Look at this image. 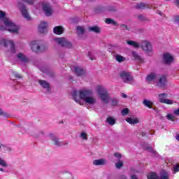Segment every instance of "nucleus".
I'll list each match as a JSON object with an SVG mask.
<instances>
[{
  "instance_id": "1",
  "label": "nucleus",
  "mask_w": 179,
  "mask_h": 179,
  "mask_svg": "<svg viewBox=\"0 0 179 179\" xmlns=\"http://www.w3.org/2000/svg\"><path fill=\"white\" fill-rule=\"evenodd\" d=\"M72 96L74 101L78 103V104H80V106H83L85 102L90 106H94V104L97 103V100L93 96L92 90L83 89L79 91H73Z\"/></svg>"
},
{
  "instance_id": "2",
  "label": "nucleus",
  "mask_w": 179,
  "mask_h": 179,
  "mask_svg": "<svg viewBox=\"0 0 179 179\" xmlns=\"http://www.w3.org/2000/svg\"><path fill=\"white\" fill-rule=\"evenodd\" d=\"M0 20H2L6 26L0 27V30H8L10 33H17L19 31V27L15 24L10 19L6 17V13L3 11H0Z\"/></svg>"
},
{
  "instance_id": "3",
  "label": "nucleus",
  "mask_w": 179,
  "mask_h": 179,
  "mask_svg": "<svg viewBox=\"0 0 179 179\" xmlns=\"http://www.w3.org/2000/svg\"><path fill=\"white\" fill-rule=\"evenodd\" d=\"M96 92L104 104H108V103H110V95L106 88L101 85H98L96 87Z\"/></svg>"
},
{
  "instance_id": "4",
  "label": "nucleus",
  "mask_w": 179,
  "mask_h": 179,
  "mask_svg": "<svg viewBox=\"0 0 179 179\" xmlns=\"http://www.w3.org/2000/svg\"><path fill=\"white\" fill-rule=\"evenodd\" d=\"M140 47L144 51L148 54L149 56H152V52L153 51V47L152 46V43L149 41H142L140 43Z\"/></svg>"
},
{
  "instance_id": "5",
  "label": "nucleus",
  "mask_w": 179,
  "mask_h": 179,
  "mask_svg": "<svg viewBox=\"0 0 179 179\" xmlns=\"http://www.w3.org/2000/svg\"><path fill=\"white\" fill-rule=\"evenodd\" d=\"M3 44L4 47L10 48L8 52L10 54H16V48H15V43L12 41H8L4 39H0V45Z\"/></svg>"
},
{
  "instance_id": "6",
  "label": "nucleus",
  "mask_w": 179,
  "mask_h": 179,
  "mask_svg": "<svg viewBox=\"0 0 179 179\" xmlns=\"http://www.w3.org/2000/svg\"><path fill=\"white\" fill-rule=\"evenodd\" d=\"M120 76L124 83H131V82H134V77L130 73L122 71L120 73Z\"/></svg>"
},
{
  "instance_id": "7",
  "label": "nucleus",
  "mask_w": 179,
  "mask_h": 179,
  "mask_svg": "<svg viewBox=\"0 0 179 179\" xmlns=\"http://www.w3.org/2000/svg\"><path fill=\"white\" fill-rule=\"evenodd\" d=\"M48 136H49V139L52 142L55 146H57L58 148H59L61 146H65V145H68L67 143H65L62 141H60L59 138H58L57 136L52 134H50Z\"/></svg>"
},
{
  "instance_id": "8",
  "label": "nucleus",
  "mask_w": 179,
  "mask_h": 179,
  "mask_svg": "<svg viewBox=\"0 0 179 179\" xmlns=\"http://www.w3.org/2000/svg\"><path fill=\"white\" fill-rule=\"evenodd\" d=\"M148 179H169V176L167 172H162L160 177L156 173H150L148 175Z\"/></svg>"
},
{
  "instance_id": "9",
  "label": "nucleus",
  "mask_w": 179,
  "mask_h": 179,
  "mask_svg": "<svg viewBox=\"0 0 179 179\" xmlns=\"http://www.w3.org/2000/svg\"><path fill=\"white\" fill-rule=\"evenodd\" d=\"M55 40L62 47H66V48H72V43L65 38H56Z\"/></svg>"
},
{
  "instance_id": "10",
  "label": "nucleus",
  "mask_w": 179,
  "mask_h": 179,
  "mask_svg": "<svg viewBox=\"0 0 179 179\" xmlns=\"http://www.w3.org/2000/svg\"><path fill=\"white\" fill-rule=\"evenodd\" d=\"M17 7L20 10L22 16L25 19H27V20H31V18L29 15V12L27 11V8H26V6H24V4H23L22 3H19Z\"/></svg>"
},
{
  "instance_id": "11",
  "label": "nucleus",
  "mask_w": 179,
  "mask_h": 179,
  "mask_svg": "<svg viewBox=\"0 0 179 179\" xmlns=\"http://www.w3.org/2000/svg\"><path fill=\"white\" fill-rule=\"evenodd\" d=\"M42 9L46 16H51L52 15V6L50 3H43L42 5Z\"/></svg>"
},
{
  "instance_id": "12",
  "label": "nucleus",
  "mask_w": 179,
  "mask_h": 179,
  "mask_svg": "<svg viewBox=\"0 0 179 179\" xmlns=\"http://www.w3.org/2000/svg\"><path fill=\"white\" fill-rule=\"evenodd\" d=\"M167 93L159 94L158 95L159 101L163 103L164 104H173L174 102L171 99H166L164 97H167Z\"/></svg>"
},
{
  "instance_id": "13",
  "label": "nucleus",
  "mask_w": 179,
  "mask_h": 179,
  "mask_svg": "<svg viewBox=\"0 0 179 179\" xmlns=\"http://www.w3.org/2000/svg\"><path fill=\"white\" fill-rule=\"evenodd\" d=\"M158 80L157 81V86L158 87H164L166 86V83H167V78L165 76H161L157 78Z\"/></svg>"
},
{
  "instance_id": "14",
  "label": "nucleus",
  "mask_w": 179,
  "mask_h": 179,
  "mask_svg": "<svg viewBox=\"0 0 179 179\" xmlns=\"http://www.w3.org/2000/svg\"><path fill=\"white\" fill-rule=\"evenodd\" d=\"M31 48L34 52H41V45L38 41H34L31 43Z\"/></svg>"
},
{
  "instance_id": "15",
  "label": "nucleus",
  "mask_w": 179,
  "mask_h": 179,
  "mask_svg": "<svg viewBox=\"0 0 179 179\" xmlns=\"http://www.w3.org/2000/svg\"><path fill=\"white\" fill-rule=\"evenodd\" d=\"M16 58L20 62H23L24 64H27V62H29V57L26 56L22 52H19L16 55Z\"/></svg>"
},
{
  "instance_id": "16",
  "label": "nucleus",
  "mask_w": 179,
  "mask_h": 179,
  "mask_svg": "<svg viewBox=\"0 0 179 179\" xmlns=\"http://www.w3.org/2000/svg\"><path fill=\"white\" fill-rule=\"evenodd\" d=\"M157 78H159V74H156L155 73H151L150 74L147 76L145 80L148 83H150L152 82H155V80H156V79H157Z\"/></svg>"
},
{
  "instance_id": "17",
  "label": "nucleus",
  "mask_w": 179,
  "mask_h": 179,
  "mask_svg": "<svg viewBox=\"0 0 179 179\" xmlns=\"http://www.w3.org/2000/svg\"><path fill=\"white\" fill-rule=\"evenodd\" d=\"M173 56L170 53H164L163 55V61L165 64H170L173 62Z\"/></svg>"
},
{
  "instance_id": "18",
  "label": "nucleus",
  "mask_w": 179,
  "mask_h": 179,
  "mask_svg": "<svg viewBox=\"0 0 179 179\" xmlns=\"http://www.w3.org/2000/svg\"><path fill=\"white\" fill-rule=\"evenodd\" d=\"M47 26H48V23L45 22H41L38 26L39 33H45L47 31Z\"/></svg>"
},
{
  "instance_id": "19",
  "label": "nucleus",
  "mask_w": 179,
  "mask_h": 179,
  "mask_svg": "<svg viewBox=\"0 0 179 179\" xmlns=\"http://www.w3.org/2000/svg\"><path fill=\"white\" fill-rule=\"evenodd\" d=\"M74 71L77 76H83V75L86 73V71H85V69H82V67H80V66H75Z\"/></svg>"
},
{
  "instance_id": "20",
  "label": "nucleus",
  "mask_w": 179,
  "mask_h": 179,
  "mask_svg": "<svg viewBox=\"0 0 179 179\" xmlns=\"http://www.w3.org/2000/svg\"><path fill=\"white\" fill-rule=\"evenodd\" d=\"M94 166H106L107 164V160L105 159H95L93 161Z\"/></svg>"
},
{
  "instance_id": "21",
  "label": "nucleus",
  "mask_w": 179,
  "mask_h": 179,
  "mask_svg": "<svg viewBox=\"0 0 179 179\" xmlns=\"http://www.w3.org/2000/svg\"><path fill=\"white\" fill-rule=\"evenodd\" d=\"M131 57L134 58V59H135V61H137L138 62H143V59L142 57H141V55H139V54L135 51L131 52Z\"/></svg>"
},
{
  "instance_id": "22",
  "label": "nucleus",
  "mask_w": 179,
  "mask_h": 179,
  "mask_svg": "<svg viewBox=\"0 0 179 179\" xmlns=\"http://www.w3.org/2000/svg\"><path fill=\"white\" fill-rule=\"evenodd\" d=\"M64 30L65 29L62 26H57L54 27L53 32L55 33V34H57L59 36L64 34Z\"/></svg>"
},
{
  "instance_id": "23",
  "label": "nucleus",
  "mask_w": 179,
  "mask_h": 179,
  "mask_svg": "<svg viewBox=\"0 0 179 179\" xmlns=\"http://www.w3.org/2000/svg\"><path fill=\"white\" fill-rule=\"evenodd\" d=\"M127 122L131 124H139V119L138 117H127L126 119Z\"/></svg>"
},
{
  "instance_id": "24",
  "label": "nucleus",
  "mask_w": 179,
  "mask_h": 179,
  "mask_svg": "<svg viewBox=\"0 0 179 179\" xmlns=\"http://www.w3.org/2000/svg\"><path fill=\"white\" fill-rule=\"evenodd\" d=\"M127 44L131 45V47H134V48H139L141 47V43H138V42L134 41H127Z\"/></svg>"
},
{
  "instance_id": "25",
  "label": "nucleus",
  "mask_w": 179,
  "mask_h": 179,
  "mask_svg": "<svg viewBox=\"0 0 179 179\" xmlns=\"http://www.w3.org/2000/svg\"><path fill=\"white\" fill-rule=\"evenodd\" d=\"M89 31H93L94 33H96V34H99L101 32V29L100 27L97 26L90 27L89 28Z\"/></svg>"
},
{
  "instance_id": "26",
  "label": "nucleus",
  "mask_w": 179,
  "mask_h": 179,
  "mask_svg": "<svg viewBox=\"0 0 179 179\" xmlns=\"http://www.w3.org/2000/svg\"><path fill=\"white\" fill-rule=\"evenodd\" d=\"M38 83L43 87V89H50V83L44 80H40Z\"/></svg>"
},
{
  "instance_id": "27",
  "label": "nucleus",
  "mask_w": 179,
  "mask_h": 179,
  "mask_svg": "<svg viewBox=\"0 0 179 179\" xmlns=\"http://www.w3.org/2000/svg\"><path fill=\"white\" fill-rule=\"evenodd\" d=\"M77 34L79 37H82V35L85 34V27L78 26L76 28Z\"/></svg>"
},
{
  "instance_id": "28",
  "label": "nucleus",
  "mask_w": 179,
  "mask_h": 179,
  "mask_svg": "<svg viewBox=\"0 0 179 179\" xmlns=\"http://www.w3.org/2000/svg\"><path fill=\"white\" fill-rule=\"evenodd\" d=\"M115 59L119 63L124 62V61L127 60V58L124 57L121 55H116L115 56Z\"/></svg>"
},
{
  "instance_id": "29",
  "label": "nucleus",
  "mask_w": 179,
  "mask_h": 179,
  "mask_svg": "<svg viewBox=\"0 0 179 179\" xmlns=\"http://www.w3.org/2000/svg\"><path fill=\"white\" fill-rule=\"evenodd\" d=\"M106 122H107L109 125H115V119L114 117L109 116L106 118Z\"/></svg>"
},
{
  "instance_id": "30",
  "label": "nucleus",
  "mask_w": 179,
  "mask_h": 179,
  "mask_svg": "<svg viewBox=\"0 0 179 179\" xmlns=\"http://www.w3.org/2000/svg\"><path fill=\"white\" fill-rule=\"evenodd\" d=\"M143 106H145V107H148V108H152V106H153V102L148 99H144L143 101Z\"/></svg>"
},
{
  "instance_id": "31",
  "label": "nucleus",
  "mask_w": 179,
  "mask_h": 179,
  "mask_svg": "<svg viewBox=\"0 0 179 179\" xmlns=\"http://www.w3.org/2000/svg\"><path fill=\"white\" fill-rule=\"evenodd\" d=\"M148 7V4L145 3H140L136 5V9H146V8Z\"/></svg>"
},
{
  "instance_id": "32",
  "label": "nucleus",
  "mask_w": 179,
  "mask_h": 179,
  "mask_svg": "<svg viewBox=\"0 0 179 179\" xmlns=\"http://www.w3.org/2000/svg\"><path fill=\"white\" fill-rule=\"evenodd\" d=\"M105 22L107 24H113V26H116L117 25V22L114 21V20H113L111 18H107Z\"/></svg>"
},
{
  "instance_id": "33",
  "label": "nucleus",
  "mask_w": 179,
  "mask_h": 179,
  "mask_svg": "<svg viewBox=\"0 0 179 179\" xmlns=\"http://www.w3.org/2000/svg\"><path fill=\"white\" fill-rule=\"evenodd\" d=\"M147 150H148V151L150 153H152V156H157V152H156V150H155L153 149V148H152V147L147 148Z\"/></svg>"
},
{
  "instance_id": "34",
  "label": "nucleus",
  "mask_w": 179,
  "mask_h": 179,
  "mask_svg": "<svg viewBox=\"0 0 179 179\" xmlns=\"http://www.w3.org/2000/svg\"><path fill=\"white\" fill-rule=\"evenodd\" d=\"M138 20H141V22H145V20H149L148 17H146L145 15L141 14L138 16Z\"/></svg>"
},
{
  "instance_id": "35",
  "label": "nucleus",
  "mask_w": 179,
  "mask_h": 179,
  "mask_svg": "<svg viewBox=\"0 0 179 179\" xmlns=\"http://www.w3.org/2000/svg\"><path fill=\"white\" fill-rule=\"evenodd\" d=\"M124 166V162L122 161H118L117 162L115 163V167L116 169H121Z\"/></svg>"
},
{
  "instance_id": "36",
  "label": "nucleus",
  "mask_w": 179,
  "mask_h": 179,
  "mask_svg": "<svg viewBox=\"0 0 179 179\" xmlns=\"http://www.w3.org/2000/svg\"><path fill=\"white\" fill-rule=\"evenodd\" d=\"M111 106H113V107H115V106H118V99L113 98L111 99Z\"/></svg>"
},
{
  "instance_id": "37",
  "label": "nucleus",
  "mask_w": 179,
  "mask_h": 179,
  "mask_svg": "<svg viewBox=\"0 0 179 179\" xmlns=\"http://www.w3.org/2000/svg\"><path fill=\"white\" fill-rule=\"evenodd\" d=\"M0 115H2L3 117H6V118H9L10 117L8 113L3 112V110H2L1 108H0Z\"/></svg>"
},
{
  "instance_id": "38",
  "label": "nucleus",
  "mask_w": 179,
  "mask_h": 179,
  "mask_svg": "<svg viewBox=\"0 0 179 179\" xmlns=\"http://www.w3.org/2000/svg\"><path fill=\"white\" fill-rule=\"evenodd\" d=\"M75 178V177L73 176V175H72V173H66L64 175V179H73Z\"/></svg>"
},
{
  "instance_id": "39",
  "label": "nucleus",
  "mask_w": 179,
  "mask_h": 179,
  "mask_svg": "<svg viewBox=\"0 0 179 179\" xmlns=\"http://www.w3.org/2000/svg\"><path fill=\"white\" fill-rule=\"evenodd\" d=\"M173 173L174 174H176V173H178V171H179V165L178 164L173 165Z\"/></svg>"
},
{
  "instance_id": "40",
  "label": "nucleus",
  "mask_w": 179,
  "mask_h": 179,
  "mask_svg": "<svg viewBox=\"0 0 179 179\" xmlns=\"http://www.w3.org/2000/svg\"><path fill=\"white\" fill-rule=\"evenodd\" d=\"M167 120H169V121H174L176 116H174V115H171V114H168L166 116Z\"/></svg>"
},
{
  "instance_id": "41",
  "label": "nucleus",
  "mask_w": 179,
  "mask_h": 179,
  "mask_svg": "<svg viewBox=\"0 0 179 179\" xmlns=\"http://www.w3.org/2000/svg\"><path fill=\"white\" fill-rule=\"evenodd\" d=\"M0 166H2L3 167H8V164H6L5 160L0 158Z\"/></svg>"
},
{
  "instance_id": "42",
  "label": "nucleus",
  "mask_w": 179,
  "mask_h": 179,
  "mask_svg": "<svg viewBox=\"0 0 179 179\" xmlns=\"http://www.w3.org/2000/svg\"><path fill=\"white\" fill-rule=\"evenodd\" d=\"M80 138H82L83 139H85V141H87V134L85 132L81 133Z\"/></svg>"
},
{
  "instance_id": "43",
  "label": "nucleus",
  "mask_w": 179,
  "mask_h": 179,
  "mask_svg": "<svg viewBox=\"0 0 179 179\" xmlns=\"http://www.w3.org/2000/svg\"><path fill=\"white\" fill-rule=\"evenodd\" d=\"M129 113V109L128 108H124L122 110V115H127Z\"/></svg>"
},
{
  "instance_id": "44",
  "label": "nucleus",
  "mask_w": 179,
  "mask_h": 179,
  "mask_svg": "<svg viewBox=\"0 0 179 179\" xmlns=\"http://www.w3.org/2000/svg\"><path fill=\"white\" fill-rule=\"evenodd\" d=\"M24 2H26V3H28V5H34V0H23Z\"/></svg>"
},
{
  "instance_id": "45",
  "label": "nucleus",
  "mask_w": 179,
  "mask_h": 179,
  "mask_svg": "<svg viewBox=\"0 0 179 179\" xmlns=\"http://www.w3.org/2000/svg\"><path fill=\"white\" fill-rule=\"evenodd\" d=\"M13 75L15 78H17V79H22V75H20L19 73L14 72Z\"/></svg>"
},
{
  "instance_id": "46",
  "label": "nucleus",
  "mask_w": 179,
  "mask_h": 179,
  "mask_svg": "<svg viewBox=\"0 0 179 179\" xmlns=\"http://www.w3.org/2000/svg\"><path fill=\"white\" fill-rule=\"evenodd\" d=\"M120 29L121 30H129V29L128 28V26H127L126 24H121Z\"/></svg>"
},
{
  "instance_id": "47",
  "label": "nucleus",
  "mask_w": 179,
  "mask_h": 179,
  "mask_svg": "<svg viewBox=\"0 0 179 179\" xmlns=\"http://www.w3.org/2000/svg\"><path fill=\"white\" fill-rule=\"evenodd\" d=\"M88 57L91 59V61H93V59H94V56H93V55L90 52H88Z\"/></svg>"
},
{
  "instance_id": "48",
  "label": "nucleus",
  "mask_w": 179,
  "mask_h": 179,
  "mask_svg": "<svg viewBox=\"0 0 179 179\" xmlns=\"http://www.w3.org/2000/svg\"><path fill=\"white\" fill-rule=\"evenodd\" d=\"M115 157H117L118 159H121V157H122V156L121 155V154L120 152H115L114 154Z\"/></svg>"
},
{
  "instance_id": "49",
  "label": "nucleus",
  "mask_w": 179,
  "mask_h": 179,
  "mask_svg": "<svg viewBox=\"0 0 179 179\" xmlns=\"http://www.w3.org/2000/svg\"><path fill=\"white\" fill-rule=\"evenodd\" d=\"M174 22L175 23H179V15L174 16Z\"/></svg>"
},
{
  "instance_id": "50",
  "label": "nucleus",
  "mask_w": 179,
  "mask_h": 179,
  "mask_svg": "<svg viewBox=\"0 0 179 179\" xmlns=\"http://www.w3.org/2000/svg\"><path fill=\"white\" fill-rule=\"evenodd\" d=\"M4 150H7L8 152H12V148L6 145V147L4 148Z\"/></svg>"
},
{
  "instance_id": "51",
  "label": "nucleus",
  "mask_w": 179,
  "mask_h": 179,
  "mask_svg": "<svg viewBox=\"0 0 179 179\" xmlns=\"http://www.w3.org/2000/svg\"><path fill=\"white\" fill-rule=\"evenodd\" d=\"M173 114L175 115H178L179 116V108L178 109H176L174 111H173Z\"/></svg>"
},
{
  "instance_id": "52",
  "label": "nucleus",
  "mask_w": 179,
  "mask_h": 179,
  "mask_svg": "<svg viewBox=\"0 0 179 179\" xmlns=\"http://www.w3.org/2000/svg\"><path fill=\"white\" fill-rule=\"evenodd\" d=\"M174 3L177 6V8H179V0H176L174 1Z\"/></svg>"
},
{
  "instance_id": "53",
  "label": "nucleus",
  "mask_w": 179,
  "mask_h": 179,
  "mask_svg": "<svg viewBox=\"0 0 179 179\" xmlns=\"http://www.w3.org/2000/svg\"><path fill=\"white\" fill-rule=\"evenodd\" d=\"M131 179H138V177L136 176V175H132L131 176Z\"/></svg>"
},
{
  "instance_id": "54",
  "label": "nucleus",
  "mask_w": 179,
  "mask_h": 179,
  "mask_svg": "<svg viewBox=\"0 0 179 179\" xmlns=\"http://www.w3.org/2000/svg\"><path fill=\"white\" fill-rule=\"evenodd\" d=\"M141 135L142 136H146V132L145 131L141 132Z\"/></svg>"
},
{
  "instance_id": "55",
  "label": "nucleus",
  "mask_w": 179,
  "mask_h": 179,
  "mask_svg": "<svg viewBox=\"0 0 179 179\" xmlns=\"http://www.w3.org/2000/svg\"><path fill=\"white\" fill-rule=\"evenodd\" d=\"M2 148L4 149V148H6V145L3 144L0 145V149H2Z\"/></svg>"
},
{
  "instance_id": "56",
  "label": "nucleus",
  "mask_w": 179,
  "mask_h": 179,
  "mask_svg": "<svg viewBox=\"0 0 179 179\" xmlns=\"http://www.w3.org/2000/svg\"><path fill=\"white\" fill-rule=\"evenodd\" d=\"M122 96L124 99H127V94H122Z\"/></svg>"
},
{
  "instance_id": "57",
  "label": "nucleus",
  "mask_w": 179,
  "mask_h": 179,
  "mask_svg": "<svg viewBox=\"0 0 179 179\" xmlns=\"http://www.w3.org/2000/svg\"><path fill=\"white\" fill-rule=\"evenodd\" d=\"M158 15H160V16H162V12L159 11V12H158Z\"/></svg>"
},
{
  "instance_id": "58",
  "label": "nucleus",
  "mask_w": 179,
  "mask_h": 179,
  "mask_svg": "<svg viewBox=\"0 0 179 179\" xmlns=\"http://www.w3.org/2000/svg\"><path fill=\"white\" fill-rule=\"evenodd\" d=\"M0 171H3V169L0 168Z\"/></svg>"
},
{
  "instance_id": "59",
  "label": "nucleus",
  "mask_w": 179,
  "mask_h": 179,
  "mask_svg": "<svg viewBox=\"0 0 179 179\" xmlns=\"http://www.w3.org/2000/svg\"><path fill=\"white\" fill-rule=\"evenodd\" d=\"M165 1H170V0H165Z\"/></svg>"
}]
</instances>
